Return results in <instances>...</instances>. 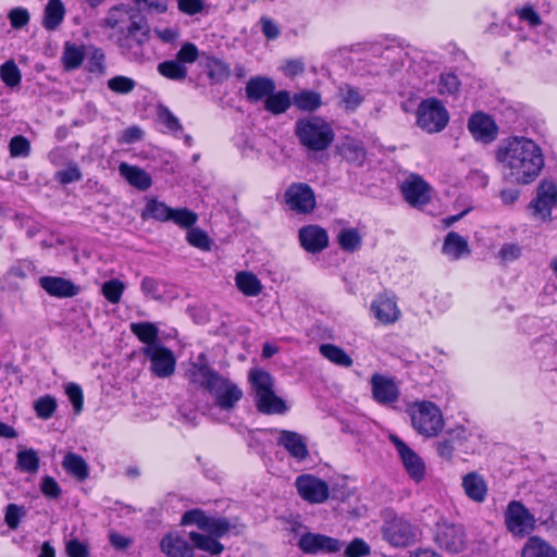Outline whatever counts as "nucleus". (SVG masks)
Here are the masks:
<instances>
[{
	"label": "nucleus",
	"instance_id": "1",
	"mask_svg": "<svg viewBox=\"0 0 557 557\" xmlns=\"http://www.w3.org/2000/svg\"><path fill=\"white\" fill-rule=\"evenodd\" d=\"M506 181L529 185L541 174L545 165L542 148L524 136H510L502 140L495 151Z\"/></svg>",
	"mask_w": 557,
	"mask_h": 557
},
{
	"label": "nucleus",
	"instance_id": "2",
	"mask_svg": "<svg viewBox=\"0 0 557 557\" xmlns=\"http://www.w3.org/2000/svg\"><path fill=\"white\" fill-rule=\"evenodd\" d=\"M100 25L112 30L111 36L123 53L145 45L150 38V27L139 9L119 4L109 9Z\"/></svg>",
	"mask_w": 557,
	"mask_h": 557
},
{
	"label": "nucleus",
	"instance_id": "3",
	"mask_svg": "<svg viewBox=\"0 0 557 557\" xmlns=\"http://www.w3.org/2000/svg\"><path fill=\"white\" fill-rule=\"evenodd\" d=\"M295 134L302 146L313 151L325 150L335 137L332 126L317 115L298 120Z\"/></svg>",
	"mask_w": 557,
	"mask_h": 557
},
{
	"label": "nucleus",
	"instance_id": "4",
	"mask_svg": "<svg viewBox=\"0 0 557 557\" xmlns=\"http://www.w3.org/2000/svg\"><path fill=\"white\" fill-rule=\"evenodd\" d=\"M409 413L412 428L421 435L435 436L444 426L442 412L432 401L413 403L409 407Z\"/></svg>",
	"mask_w": 557,
	"mask_h": 557
},
{
	"label": "nucleus",
	"instance_id": "5",
	"mask_svg": "<svg viewBox=\"0 0 557 557\" xmlns=\"http://www.w3.org/2000/svg\"><path fill=\"white\" fill-rule=\"evenodd\" d=\"M506 530L517 539L532 534L536 529V518L520 500H510L504 511Z\"/></svg>",
	"mask_w": 557,
	"mask_h": 557
},
{
	"label": "nucleus",
	"instance_id": "6",
	"mask_svg": "<svg viewBox=\"0 0 557 557\" xmlns=\"http://www.w3.org/2000/svg\"><path fill=\"white\" fill-rule=\"evenodd\" d=\"M449 114L444 104L436 98L423 100L417 110V124L423 131L432 134L446 127Z\"/></svg>",
	"mask_w": 557,
	"mask_h": 557
},
{
	"label": "nucleus",
	"instance_id": "7",
	"mask_svg": "<svg viewBox=\"0 0 557 557\" xmlns=\"http://www.w3.org/2000/svg\"><path fill=\"white\" fill-rule=\"evenodd\" d=\"M140 351L150 362V371L154 376L166 379L174 374L176 358L170 348L159 344L144 346Z\"/></svg>",
	"mask_w": 557,
	"mask_h": 557
},
{
	"label": "nucleus",
	"instance_id": "8",
	"mask_svg": "<svg viewBox=\"0 0 557 557\" xmlns=\"http://www.w3.org/2000/svg\"><path fill=\"white\" fill-rule=\"evenodd\" d=\"M529 208L534 216L542 221H548L553 209L557 208V185L555 182L544 180L536 189V197L530 202Z\"/></svg>",
	"mask_w": 557,
	"mask_h": 557
},
{
	"label": "nucleus",
	"instance_id": "9",
	"mask_svg": "<svg viewBox=\"0 0 557 557\" xmlns=\"http://www.w3.org/2000/svg\"><path fill=\"white\" fill-rule=\"evenodd\" d=\"M389 441L395 446L409 478L416 483L421 482L425 476V463L423 459L397 435H389Z\"/></svg>",
	"mask_w": 557,
	"mask_h": 557
},
{
	"label": "nucleus",
	"instance_id": "10",
	"mask_svg": "<svg viewBox=\"0 0 557 557\" xmlns=\"http://www.w3.org/2000/svg\"><path fill=\"white\" fill-rule=\"evenodd\" d=\"M383 539L394 547L408 546L414 542V527L401 518L385 521L382 527Z\"/></svg>",
	"mask_w": 557,
	"mask_h": 557
},
{
	"label": "nucleus",
	"instance_id": "11",
	"mask_svg": "<svg viewBox=\"0 0 557 557\" xmlns=\"http://www.w3.org/2000/svg\"><path fill=\"white\" fill-rule=\"evenodd\" d=\"M295 486L300 497L310 504L324 503L330 495L327 483L312 474L299 475Z\"/></svg>",
	"mask_w": 557,
	"mask_h": 557
},
{
	"label": "nucleus",
	"instance_id": "12",
	"mask_svg": "<svg viewBox=\"0 0 557 557\" xmlns=\"http://www.w3.org/2000/svg\"><path fill=\"white\" fill-rule=\"evenodd\" d=\"M297 546L305 554L317 555L337 553L344 544L339 540L324 534L306 532L299 537Z\"/></svg>",
	"mask_w": 557,
	"mask_h": 557
},
{
	"label": "nucleus",
	"instance_id": "13",
	"mask_svg": "<svg viewBox=\"0 0 557 557\" xmlns=\"http://www.w3.org/2000/svg\"><path fill=\"white\" fill-rule=\"evenodd\" d=\"M215 405L223 410H232L243 397V391L231 380L220 375L209 389Z\"/></svg>",
	"mask_w": 557,
	"mask_h": 557
},
{
	"label": "nucleus",
	"instance_id": "14",
	"mask_svg": "<svg viewBox=\"0 0 557 557\" xmlns=\"http://www.w3.org/2000/svg\"><path fill=\"white\" fill-rule=\"evenodd\" d=\"M285 200L289 209L298 213H309L315 207L314 193L304 183L290 185L285 191Z\"/></svg>",
	"mask_w": 557,
	"mask_h": 557
},
{
	"label": "nucleus",
	"instance_id": "15",
	"mask_svg": "<svg viewBox=\"0 0 557 557\" xmlns=\"http://www.w3.org/2000/svg\"><path fill=\"white\" fill-rule=\"evenodd\" d=\"M435 540L443 549L454 554L463 550L466 546L463 528L447 522L437 524Z\"/></svg>",
	"mask_w": 557,
	"mask_h": 557
},
{
	"label": "nucleus",
	"instance_id": "16",
	"mask_svg": "<svg viewBox=\"0 0 557 557\" xmlns=\"http://www.w3.org/2000/svg\"><path fill=\"white\" fill-rule=\"evenodd\" d=\"M401 193L412 207H422L431 200L430 186L419 175H410L401 184Z\"/></svg>",
	"mask_w": 557,
	"mask_h": 557
},
{
	"label": "nucleus",
	"instance_id": "17",
	"mask_svg": "<svg viewBox=\"0 0 557 557\" xmlns=\"http://www.w3.org/2000/svg\"><path fill=\"white\" fill-rule=\"evenodd\" d=\"M275 433H277L276 444L283 447L293 459L297 461L307 459L309 450L301 434L288 430H275Z\"/></svg>",
	"mask_w": 557,
	"mask_h": 557
},
{
	"label": "nucleus",
	"instance_id": "18",
	"mask_svg": "<svg viewBox=\"0 0 557 557\" xmlns=\"http://www.w3.org/2000/svg\"><path fill=\"white\" fill-rule=\"evenodd\" d=\"M372 394L374 399L382 405H389L395 403L399 397V389L394 379L382 375L373 374L371 377Z\"/></svg>",
	"mask_w": 557,
	"mask_h": 557
},
{
	"label": "nucleus",
	"instance_id": "19",
	"mask_svg": "<svg viewBox=\"0 0 557 557\" xmlns=\"http://www.w3.org/2000/svg\"><path fill=\"white\" fill-rule=\"evenodd\" d=\"M468 128L476 140L483 143L493 141L498 133L495 122L482 112H478L469 119Z\"/></svg>",
	"mask_w": 557,
	"mask_h": 557
},
{
	"label": "nucleus",
	"instance_id": "20",
	"mask_svg": "<svg viewBox=\"0 0 557 557\" xmlns=\"http://www.w3.org/2000/svg\"><path fill=\"white\" fill-rule=\"evenodd\" d=\"M201 360H203V355L199 356L198 362L190 363V367L186 372V377L190 384L209 392L221 374L211 369L205 362H201Z\"/></svg>",
	"mask_w": 557,
	"mask_h": 557
},
{
	"label": "nucleus",
	"instance_id": "21",
	"mask_svg": "<svg viewBox=\"0 0 557 557\" xmlns=\"http://www.w3.org/2000/svg\"><path fill=\"white\" fill-rule=\"evenodd\" d=\"M298 236L302 248L311 253L322 251L329 244L326 231L318 225H307L301 227Z\"/></svg>",
	"mask_w": 557,
	"mask_h": 557
},
{
	"label": "nucleus",
	"instance_id": "22",
	"mask_svg": "<svg viewBox=\"0 0 557 557\" xmlns=\"http://www.w3.org/2000/svg\"><path fill=\"white\" fill-rule=\"evenodd\" d=\"M371 309L374 317L383 324L395 323L400 317V310L395 297L386 294L379 295L373 300Z\"/></svg>",
	"mask_w": 557,
	"mask_h": 557
},
{
	"label": "nucleus",
	"instance_id": "23",
	"mask_svg": "<svg viewBox=\"0 0 557 557\" xmlns=\"http://www.w3.org/2000/svg\"><path fill=\"white\" fill-rule=\"evenodd\" d=\"M160 548L168 557H195L193 546L177 533L164 535L160 542Z\"/></svg>",
	"mask_w": 557,
	"mask_h": 557
},
{
	"label": "nucleus",
	"instance_id": "24",
	"mask_svg": "<svg viewBox=\"0 0 557 557\" xmlns=\"http://www.w3.org/2000/svg\"><path fill=\"white\" fill-rule=\"evenodd\" d=\"M39 285L49 295L60 298L76 296L79 287L71 281L59 276H42L39 278Z\"/></svg>",
	"mask_w": 557,
	"mask_h": 557
},
{
	"label": "nucleus",
	"instance_id": "25",
	"mask_svg": "<svg viewBox=\"0 0 557 557\" xmlns=\"http://www.w3.org/2000/svg\"><path fill=\"white\" fill-rule=\"evenodd\" d=\"M462 488L468 498L474 503H483L487 496V483L478 472H469L462 478Z\"/></svg>",
	"mask_w": 557,
	"mask_h": 557
},
{
	"label": "nucleus",
	"instance_id": "26",
	"mask_svg": "<svg viewBox=\"0 0 557 557\" xmlns=\"http://www.w3.org/2000/svg\"><path fill=\"white\" fill-rule=\"evenodd\" d=\"M275 90L274 82L269 77H251L245 87L246 97L251 102L265 100Z\"/></svg>",
	"mask_w": 557,
	"mask_h": 557
},
{
	"label": "nucleus",
	"instance_id": "27",
	"mask_svg": "<svg viewBox=\"0 0 557 557\" xmlns=\"http://www.w3.org/2000/svg\"><path fill=\"white\" fill-rule=\"evenodd\" d=\"M520 557H557V549L541 536H529Z\"/></svg>",
	"mask_w": 557,
	"mask_h": 557
},
{
	"label": "nucleus",
	"instance_id": "28",
	"mask_svg": "<svg viewBox=\"0 0 557 557\" xmlns=\"http://www.w3.org/2000/svg\"><path fill=\"white\" fill-rule=\"evenodd\" d=\"M120 174L134 187L140 190H147L151 184L150 175L141 168L129 165L122 162L119 165Z\"/></svg>",
	"mask_w": 557,
	"mask_h": 557
},
{
	"label": "nucleus",
	"instance_id": "29",
	"mask_svg": "<svg viewBox=\"0 0 557 557\" xmlns=\"http://www.w3.org/2000/svg\"><path fill=\"white\" fill-rule=\"evenodd\" d=\"M248 379L255 392V399L261 397L263 400L264 396L274 389V377L262 369H251Z\"/></svg>",
	"mask_w": 557,
	"mask_h": 557
},
{
	"label": "nucleus",
	"instance_id": "30",
	"mask_svg": "<svg viewBox=\"0 0 557 557\" xmlns=\"http://www.w3.org/2000/svg\"><path fill=\"white\" fill-rule=\"evenodd\" d=\"M337 96L347 112H355L364 101V96L360 89L347 83L338 85Z\"/></svg>",
	"mask_w": 557,
	"mask_h": 557
},
{
	"label": "nucleus",
	"instance_id": "31",
	"mask_svg": "<svg viewBox=\"0 0 557 557\" xmlns=\"http://www.w3.org/2000/svg\"><path fill=\"white\" fill-rule=\"evenodd\" d=\"M442 251L453 260L460 259L470 252L467 240L456 232H449L446 235Z\"/></svg>",
	"mask_w": 557,
	"mask_h": 557
},
{
	"label": "nucleus",
	"instance_id": "32",
	"mask_svg": "<svg viewBox=\"0 0 557 557\" xmlns=\"http://www.w3.org/2000/svg\"><path fill=\"white\" fill-rule=\"evenodd\" d=\"M65 8L61 0H49L42 17V26L47 30H54L63 22Z\"/></svg>",
	"mask_w": 557,
	"mask_h": 557
},
{
	"label": "nucleus",
	"instance_id": "33",
	"mask_svg": "<svg viewBox=\"0 0 557 557\" xmlns=\"http://www.w3.org/2000/svg\"><path fill=\"white\" fill-rule=\"evenodd\" d=\"M235 284L238 290L247 297H256L263 289L262 283L257 275L248 271L238 272L235 276Z\"/></svg>",
	"mask_w": 557,
	"mask_h": 557
},
{
	"label": "nucleus",
	"instance_id": "34",
	"mask_svg": "<svg viewBox=\"0 0 557 557\" xmlns=\"http://www.w3.org/2000/svg\"><path fill=\"white\" fill-rule=\"evenodd\" d=\"M319 351L325 359L338 367L349 368L352 366V358L339 346L329 343L321 344Z\"/></svg>",
	"mask_w": 557,
	"mask_h": 557
},
{
	"label": "nucleus",
	"instance_id": "35",
	"mask_svg": "<svg viewBox=\"0 0 557 557\" xmlns=\"http://www.w3.org/2000/svg\"><path fill=\"white\" fill-rule=\"evenodd\" d=\"M293 103L290 94L286 90L272 92L264 100V109L274 115L286 112Z\"/></svg>",
	"mask_w": 557,
	"mask_h": 557
},
{
	"label": "nucleus",
	"instance_id": "36",
	"mask_svg": "<svg viewBox=\"0 0 557 557\" xmlns=\"http://www.w3.org/2000/svg\"><path fill=\"white\" fill-rule=\"evenodd\" d=\"M258 411L265 414H282L286 412L287 406L285 401L275 395L274 389L264 396L255 399Z\"/></svg>",
	"mask_w": 557,
	"mask_h": 557
},
{
	"label": "nucleus",
	"instance_id": "37",
	"mask_svg": "<svg viewBox=\"0 0 557 557\" xmlns=\"http://www.w3.org/2000/svg\"><path fill=\"white\" fill-rule=\"evenodd\" d=\"M62 466L67 473L75 476L78 481H84L88 478V465L77 454L67 453L62 461Z\"/></svg>",
	"mask_w": 557,
	"mask_h": 557
},
{
	"label": "nucleus",
	"instance_id": "38",
	"mask_svg": "<svg viewBox=\"0 0 557 557\" xmlns=\"http://www.w3.org/2000/svg\"><path fill=\"white\" fill-rule=\"evenodd\" d=\"M131 332L137 336V338L146 344V346L150 345H159L158 336L159 330L151 322H137L132 323L129 325Z\"/></svg>",
	"mask_w": 557,
	"mask_h": 557
},
{
	"label": "nucleus",
	"instance_id": "39",
	"mask_svg": "<svg viewBox=\"0 0 557 557\" xmlns=\"http://www.w3.org/2000/svg\"><path fill=\"white\" fill-rule=\"evenodd\" d=\"M172 208L157 199H149L141 213L143 219H153L159 222H168L171 220Z\"/></svg>",
	"mask_w": 557,
	"mask_h": 557
},
{
	"label": "nucleus",
	"instance_id": "40",
	"mask_svg": "<svg viewBox=\"0 0 557 557\" xmlns=\"http://www.w3.org/2000/svg\"><path fill=\"white\" fill-rule=\"evenodd\" d=\"M293 103L301 111H315L322 104L321 95L313 90H301L294 94Z\"/></svg>",
	"mask_w": 557,
	"mask_h": 557
},
{
	"label": "nucleus",
	"instance_id": "41",
	"mask_svg": "<svg viewBox=\"0 0 557 557\" xmlns=\"http://www.w3.org/2000/svg\"><path fill=\"white\" fill-rule=\"evenodd\" d=\"M189 539L197 548L207 552L210 555H219L224 550V546L216 540L218 537L205 535L198 532H190Z\"/></svg>",
	"mask_w": 557,
	"mask_h": 557
},
{
	"label": "nucleus",
	"instance_id": "42",
	"mask_svg": "<svg viewBox=\"0 0 557 557\" xmlns=\"http://www.w3.org/2000/svg\"><path fill=\"white\" fill-rule=\"evenodd\" d=\"M158 72L172 81H183L187 76V67L177 60H168L159 63Z\"/></svg>",
	"mask_w": 557,
	"mask_h": 557
},
{
	"label": "nucleus",
	"instance_id": "43",
	"mask_svg": "<svg viewBox=\"0 0 557 557\" xmlns=\"http://www.w3.org/2000/svg\"><path fill=\"white\" fill-rule=\"evenodd\" d=\"M461 83L453 72H444L440 75L437 92L442 96H456L460 90Z\"/></svg>",
	"mask_w": 557,
	"mask_h": 557
},
{
	"label": "nucleus",
	"instance_id": "44",
	"mask_svg": "<svg viewBox=\"0 0 557 557\" xmlns=\"http://www.w3.org/2000/svg\"><path fill=\"white\" fill-rule=\"evenodd\" d=\"M166 284L152 276H145L140 282V290L145 297L153 299L156 301H163L164 296L162 294V287Z\"/></svg>",
	"mask_w": 557,
	"mask_h": 557
},
{
	"label": "nucleus",
	"instance_id": "45",
	"mask_svg": "<svg viewBox=\"0 0 557 557\" xmlns=\"http://www.w3.org/2000/svg\"><path fill=\"white\" fill-rule=\"evenodd\" d=\"M342 157L356 166H362L366 161V150L362 146L355 143H346L341 148Z\"/></svg>",
	"mask_w": 557,
	"mask_h": 557
},
{
	"label": "nucleus",
	"instance_id": "46",
	"mask_svg": "<svg viewBox=\"0 0 557 557\" xmlns=\"http://www.w3.org/2000/svg\"><path fill=\"white\" fill-rule=\"evenodd\" d=\"M16 463L22 471L28 473H36L39 469V458L33 448L18 451Z\"/></svg>",
	"mask_w": 557,
	"mask_h": 557
},
{
	"label": "nucleus",
	"instance_id": "47",
	"mask_svg": "<svg viewBox=\"0 0 557 557\" xmlns=\"http://www.w3.org/2000/svg\"><path fill=\"white\" fill-rule=\"evenodd\" d=\"M0 77L5 86L14 88L20 86L22 75L14 61L9 60L0 66Z\"/></svg>",
	"mask_w": 557,
	"mask_h": 557
},
{
	"label": "nucleus",
	"instance_id": "48",
	"mask_svg": "<svg viewBox=\"0 0 557 557\" xmlns=\"http://www.w3.org/2000/svg\"><path fill=\"white\" fill-rule=\"evenodd\" d=\"M125 290V284L117 280L112 278L102 284L101 292L104 298L111 304H117Z\"/></svg>",
	"mask_w": 557,
	"mask_h": 557
},
{
	"label": "nucleus",
	"instance_id": "49",
	"mask_svg": "<svg viewBox=\"0 0 557 557\" xmlns=\"http://www.w3.org/2000/svg\"><path fill=\"white\" fill-rule=\"evenodd\" d=\"M338 243L342 249L355 251L361 245V237L355 228H344L338 234Z\"/></svg>",
	"mask_w": 557,
	"mask_h": 557
},
{
	"label": "nucleus",
	"instance_id": "50",
	"mask_svg": "<svg viewBox=\"0 0 557 557\" xmlns=\"http://www.w3.org/2000/svg\"><path fill=\"white\" fill-rule=\"evenodd\" d=\"M233 528L232 523L223 517H209L208 527L205 532L214 537H223Z\"/></svg>",
	"mask_w": 557,
	"mask_h": 557
},
{
	"label": "nucleus",
	"instance_id": "51",
	"mask_svg": "<svg viewBox=\"0 0 557 557\" xmlns=\"http://www.w3.org/2000/svg\"><path fill=\"white\" fill-rule=\"evenodd\" d=\"M136 87V82L127 76L117 75L108 81V88L120 95L131 94Z\"/></svg>",
	"mask_w": 557,
	"mask_h": 557
},
{
	"label": "nucleus",
	"instance_id": "52",
	"mask_svg": "<svg viewBox=\"0 0 557 557\" xmlns=\"http://www.w3.org/2000/svg\"><path fill=\"white\" fill-rule=\"evenodd\" d=\"M34 409L40 419L48 420L57 409V400L50 395L42 396L35 401Z\"/></svg>",
	"mask_w": 557,
	"mask_h": 557
},
{
	"label": "nucleus",
	"instance_id": "53",
	"mask_svg": "<svg viewBox=\"0 0 557 557\" xmlns=\"http://www.w3.org/2000/svg\"><path fill=\"white\" fill-rule=\"evenodd\" d=\"M170 221L180 227L190 228L198 221V215L186 208L173 209Z\"/></svg>",
	"mask_w": 557,
	"mask_h": 557
},
{
	"label": "nucleus",
	"instance_id": "54",
	"mask_svg": "<svg viewBox=\"0 0 557 557\" xmlns=\"http://www.w3.org/2000/svg\"><path fill=\"white\" fill-rule=\"evenodd\" d=\"M209 517L201 509H191L182 516L181 523L183 525H197L200 530L206 531Z\"/></svg>",
	"mask_w": 557,
	"mask_h": 557
},
{
	"label": "nucleus",
	"instance_id": "55",
	"mask_svg": "<svg viewBox=\"0 0 557 557\" xmlns=\"http://www.w3.org/2000/svg\"><path fill=\"white\" fill-rule=\"evenodd\" d=\"M84 60V51L81 47L66 44L63 54V63L65 69L73 70L78 67Z\"/></svg>",
	"mask_w": 557,
	"mask_h": 557
},
{
	"label": "nucleus",
	"instance_id": "56",
	"mask_svg": "<svg viewBox=\"0 0 557 557\" xmlns=\"http://www.w3.org/2000/svg\"><path fill=\"white\" fill-rule=\"evenodd\" d=\"M158 119L169 132L175 135L183 132V127L178 119L166 107L160 106L158 108Z\"/></svg>",
	"mask_w": 557,
	"mask_h": 557
},
{
	"label": "nucleus",
	"instance_id": "57",
	"mask_svg": "<svg viewBox=\"0 0 557 557\" xmlns=\"http://www.w3.org/2000/svg\"><path fill=\"white\" fill-rule=\"evenodd\" d=\"M9 150L12 158L28 157L30 153V143L22 135L14 136L10 140Z\"/></svg>",
	"mask_w": 557,
	"mask_h": 557
},
{
	"label": "nucleus",
	"instance_id": "58",
	"mask_svg": "<svg viewBox=\"0 0 557 557\" xmlns=\"http://www.w3.org/2000/svg\"><path fill=\"white\" fill-rule=\"evenodd\" d=\"M186 239L189 245L201 250H210L211 248V239L206 232L198 227H191L187 232Z\"/></svg>",
	"mask_w": 557,
	"mask_h": 557
},
{
	"label": "nucleus",
	"instance_id": "59",
	"mask_svg": "<svg viewBox=\"0 0 557 557\" xmlns=\"http://www.w3.org/2000/svg\"><path fill=\"white\" fill-rule=\"evenodd\" d=\"M208 75L216 83L223 82L230 76V67L218 59H212L208 62Z\"/></svg>",
	"mask_w": 557,
	"mask_h": 557
},
{
	"label": "nucleus",
	"instance_id": "60",
	"mask_svg": "<svg viewBox=\"0 0 557 557\" xmlns=\"http://www.w3.org/2000/svg\"><path fill=\"white\" fill-rule=\"evenodd\" d=\"M8 18L12 28L21 29L29 23L30 15L27 9L16 7L9 11Z\"/></svg>",
	"mask_w": 557,
	"mask_h": 557
},
{
	"label": "nucleus",
	"instance_id": "61",
	"mask_svg": "<svg viewBox=\"0 0 557 557\" xmlns=\"http://www.w3.org/2000/svg\"><path fill=\"white\" fill-rule=\"evenodd\" d=\"M26 510L23 506L9 504L5 508L4 521L11 530L17 529L21 519L25 516Z\"/></svg>",
	"mask_w": 557,
	"mask_h": 557
},
{
	"label": "nucleus",
	"instance_id": "62",
	"mask_svg": "<svg viewBox=\"0 0 557 557\" xmlns=\"http://www.w3.org/2000/svg\"><path fill=\"white\" fill-rule=\"evenodd\" d=\"M65 394L73 405L74 412L81 413L84 406V395L82 387L76 383H69L65 386Z\"/></svg>",
	"mask_w": 557,
	"mask_h": 557
},
{
	"label": "nucleus",
	"instance_id": "63",
	"mask_svg": "<svg viewBox=\"0 0 557 557\" xmlns=\"http://www.w3.org/2000/svg\"><path fill=\"white\" fill-rule=\"evenodd\" d=\"M55 180L62 184L66 185L70 183L78 182L82 180V173L76 164H72L64 170H61L55 173Z\"/></svg>",
	"mask_w": 557,
	"mask_h": 557
},
{
	"label": "nucleus",
	"instance_id": "64",
	"mask_svg": "<svg viewBox=\"0 0 557 557\" xmlns=\"http://www.w3.org/2000/svg\"><path fill=\"white\" fill-rule=\"evenodd\" d=\"M370 554V546L362 539L352 540L345 548V557H363Z\"/></svg>",
	"mask_w": 557,
	"mask_h": 557
}]
</instances>
